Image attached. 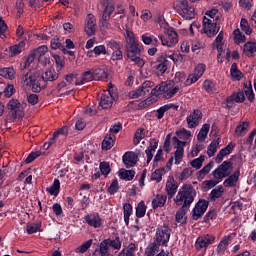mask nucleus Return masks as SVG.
Here are the masks:
<instances>
[{"mask_svg":"<svg viewBox=\"0 0 256 256\" xmlns=\"http://www.w3.org/2000/svg\"><path fill=\"white\" fill-rule=\"evenodd\" d=\"M195 197H197V192L193 189V186L183 184L174 198V203L179 207H189L195 201Z\"/></svg>","mask_w":256,"mask_h":256,"instance_id":"1","label":"nucleus"},{"mask_svg":"<svg viewBox=\"0 0 256 256\" xmlns=\"http://www.w3.org/2000/svg\"><path fill=\"white\" fill-rule=\"evenodd\" d=\"M177 93H181V85L175 84L172 80L160 83L151 91L153 97L163 95L165 99H171L175 97Z\"/></svg>","mask_w":256,"mask_h":256,"instance_id":"2","label":"nucleus"},{"mask_svg":"<svg viewBox=\"0 0 256 256\" xmlns=\"http://www.w3.org/2000/svg\"><path fill=\"white\" fill-rule=\"evenodd\" d=\"M41 73L36 70H30L22 76L21 84L23 87H31L33 93H41Z\"/></svg>","mask_w":256,"mask_h":256,"instance_id":"3","label":"nucleus"},{"mask_svg":"<svg viewBox=\"0 0 256 256\" xmlns=\"http://www.w3.org/2000/svg\"><path fill=\"white\" fill-rule=\"evenodd\" d=\"M173 145L176 149L174 156L170 158V160L167 163L168 169H171V165H173V161H175V165H179L183 161L184 157V147L187 145V142L179 140L177 136L173 137Z\"/></svg>","mask_w":256,"mask_h":256,"instance_id":"4","label":"nucleus"},{"mask_svg":"<svg viewBox=\"0 0 256 256\" xmlns=\"http://www.w3.org/2000/svg\"><path fill=\"white\" fill-rule=\"evenodd\" d=\"M118 97L119 96L117 95L115 88H113V84H109L108 92L101 95L99 105L102 109H111V107H113V102Z\"/></svg>","mask_w":256,"mask_h":256,"instance_id":"5","label":"nucleus"},{"mask_svg":"<svg viewBox=\"0 0 256 256\" xmlns=\"http://www.w3.org/2000/svg\"><path fill=\"white\" fill-rule=\"evenodd\" d=\"M164 34H159L158 39L161 41V45L164 47H175L179 43V36L177 35V32L173 28L164 30Z\"/></svg>","mask_w":256,"mask_h":256,"instance_id":"6","label":"nucleus"},{"mask_svg":"<svg viewBox=\"0 0 256 256\" xmlns=\"http://www.w3.org/2000/svg\"><path fill=\"white\" fill-rule=\"evenodd\" d=\"M233 172V163L229 161H224L220 166H218L213 172L212 175L215 180L225 179L229 177Z\"/></svg>","mask_w":256,"mask_h":256,"instance_id":"7","label":"nucleus"},{"mask_svg":"<svg viewBox=\"0 0 256 256\" xmlns=\"http://www.w3.org/2000/svg\"><path fill=\"white\" fill-rule=\"evenodd\" d=\"M178 13H180L183 19L186 21H191V19H195V8L190 7L187 0H180L178 5Z\"/></svg>","mask_w":256,"mask_h":256,"instance_id":"8","label":"nucleus"},{"mask_svg":"<svg viewBox=\"0 0 256 256\" xmlns=\"http://www.w3.org/2000/svg\"><path fill=\"white\" fill-rule=\"evenodd\" d=\"M8 111H10L13 119H21L25 115V110L23 109V104L17 99H11L8 102Z\"/></svg>","mask_w":256,"mask_h":256,"instance_id":"9","label":"nucleus"},{"mask_svg":"<svg viewBox=\"0 0 256 256\" xmlns=\"http://www.w3.org/2000/svg\"><path fill=\"white\" fill-rule=\"evenodd\" d=\"M156 241L159 245H167L171 239V228L168 226H160L156 229Z\"/></svg>","mask_w":256,"mask_h":256,"instance_id":"10","label":"nucleus"},{"mask_svg":"<svg viewBox=\"0 0 256 256\" xmlns=\"http://www.w3.org/2000/svg\"><path fill=\"white\" fill-rule=\"evenodd\" d=\"M84 33L88 37H93L95 33H97V19L95 18V15L88 14L84 20Z\"/></svg>","mask_w":256,"mask_h":256,"instance_id":"11","label":"nucleus"},{"mask_svg":"<svg viewBox=\"0 0 256 256\" xmlns=\"http://www.w3.org/2000/svg\"><path fill=\"white\" fill-rule=\"evenodd\" d=\"M202 33H205L207 37H215L219 33L220 26L217 25V22L209 19H203L202 21Z\"/></svg>","mask_w":256,"mask_h":256,"instance_id":"12","label":"nucleus"},{"mask_svg":"<svg viewBox=\"0 0 256 256\" xmlns=\"http://www.w3.org/2000/svg\"><path fill=\"white\" fill-rule=\"evenodd\" d=\"M203 73H205V64H197L194 68L193 73L188 76L186 80V85H193V83H197V81H199V79L203 77Z\"/></svg>","mask_w":256,"mask_h":256,"instance_id":"13","label":"nucleus"},{"mask_svg":"<svg viewBox=\"0 0 256 256\" xmlns=\"http://www.w3.org/2000/svg\"><path fill=\"white\" fill-rule=\"evenodd\" d=\"M208 207H209V201L199 200L193 209V219L197 221V219H199L200 217H203Z\"/></svg>","mask_w":256,"mask_h":256,"instance_id":"14","label":"nucleus"},{"mask_svg":"<svg viewBox=\"0 0 256 256\" xmlns=\"http://www.w3.org/2000/svg\"><path fill=\"white\" fill-rule=\"evenodd\" d=\"M213 243H215V236L207 234L197 238L195 247L197 250L206 249V247L213 245Z\"/></svg>","mask_w":256,"mask_h":256,"instance_id":"15","label":"nucleus"},{"mask_svg":"<svg viewBox=\"0 0 256 256\" xmlns=\"http://www.w3.org/2000/svg\"><path fill=\"white\" fill-rule=\"evenodd\" d=\"M151 87H153V82L145 81L138 90L130 92L129 97L131 99H137L138 97H143V95H147V93H149Z\"/></svg>","mask_w":256,"mask_h":256,"instance_id":"16","label":"nucleus"},{"mask_svg":"<svg viewBox=\"0 0 256 256\" xmlns=\"http://www.w3.org/2000/svg\"><path fill=\"white\" fill-rule=\"evenodd\" d=\"M177 189H179V183L175 181V178L173 176H168L166 185H165V191L169 199H172V197H175V193H177Z\"/></svg>","mask_w":256,"mask_h":256,"instance_id":"17","label":"nucleus"},{"mask_svg":"<svg viewBox=\"0 0 256 256\" xmlns=\"http://www.w3.org/2000/svg\"><path fill=\"white\" fill-rule=\"evenodd\" d=\"M202 119V113L199 110H194L190 115L186 118L187 125L189 129H193L199 125Z\"/></svg>","mask_w":256,"mask_h":256,"instance_id":"18","label":"nucleus"},{"mask_svg":"<svg viewBox=\"0 0 256 256\" xmlns=\"http://www.w3.org/2000/svg\"><path fill=\"white\" fill-rule=\"evenodd\" d=\"M153 67L157 75H164L165 71H167V58L163 56L159 57Z\"/></svg>","mask_w":256,"mask_h":256,"instance_id":"19","label":"nucleus"},{"mask_svg":"<svg viewBox=\"0 0 256 256\" xmlns=\"http://www.w3.org/2000/svg\"><path fill=\"white\" fill-rule=\"evenodd\" d=\"M143 51V46L139 43V40L136 42H131L128 44L127 57H133L135 55H141Z\"/></svg>","mask_w":256,"mask_h":256,"instance_id":"20","label":"nucleus"},{"mask_svg":"<svg viewBox=\"0 0 256 256\" xmlns=\"http://www.w3.org/2000/svg\"><path fill=\"white\" fill-rule=\"evenodd\" d=\"M86 223L94 229H99L102 225L101 217L98 214H89L84 217Z\"/></svg>","mask_w":256,"mask_h":256,"instance_id":"21","label":"nucleus"},{"mask_svg":"<svg viewBox=\"0 0 256 256\" xmlns=\"http://www.w3.org/2000/svg\"><path fill=\"white\" fill-rule=\"evenodd\" d=\"M233 101L243 103V101H245V94L243 92L233 93L226 99L227 107H233Z\"/></svg>","mask_w":256,"mask_h":256,"instance_id":"22","label":"nucleus"},{"mask_svg":"<svg viewBox=\"0 0 256 256\" xmlns=\"http://www.w3.org/2000/svg\"><path fill=\"white\" fill-rule=\"evenodd\" d=\"M122 160L126 167H135V165H137V154L133 152H127L123 156Z\"/></svg>","mask_w":256,"mask_h":256,"instance_id":"23","label":"nucleus"},{"mask_svg":"<svg viewBox=\"0 0 256 256\" xmlns=\"http://www.w3.org/2000/svg\"><path fill=\"white\" fill-rule=\"evenodd\" d=\"M90 81H95L93 70L84 72L80 78L76 79L75 85H83L85 83H89Z\"/></svg>","mask_w":256,"mask_h":256,"instance_id":"24","label":"nucleus"},{"mask_svg":"<svg viewBox=\"0 0 256 256\" xmlns=\"http://www.w3.org/2000/svg\"><path fill=\"white\" fill-rule=\"evenodd\" d=\"M243 53L246 57H255L256 55V41L246 42L244 44Z\"/></svg>","mask_w":256,"mask_h":256,"instance_id":"25","label":"nucleus"},{"mask_svg":"<svg viewBox=\"0 0 256 256\" xmlns=\"http://www.w3.org/2000/svg\"><path fill=\"white\" fill-rule=\"evenodd\" d=\"M241 175V171L236 170L232 175H230L225 181V187H237V182L239 181V177Z\"/></svg>","mask_w":256,"mask_h":256,"instance_id":"26","label":"nucleus"},{"mask_svg":"<svg viewBox=\"0 0 256 256\" xmlns=\"http://www.w3.org/2000/svg\"><path fill=\"white\" fill-rule=\"evenodd\" d=\"M233 149H235V144L233 143H229L225 148L221 149L216 156L217 163H221L223 158L226 157V155H230Z\"/></svg>","mask_w":256,"mask_h":256,"instance_id":"27","label":"nucleus"},{"mask_svg":"<svg viewBox=\"0 0 256 256\" xmlns=\"http://www.w3.org/2000/svg\"><path fill=\"white\" fill-rule=\"evenodd\" d=\"M169 109H175V111H177V109H179V105L170 103V104H166L164 106H161L156 111L157 119H163V116L165 115V113H167V111H169Z\"/></svg>","mask_w":256,"mask_h":256,"instance_id":"28","label":"nucleus"},{"mask_svg":"<svg viewBox=\"0 0 256 256\" xmlns=\"http://www.w3.org/2000/svg\"><path fill=\"white\" fill-rule=\"evenodd\" d=\"M59 77V73L55 70V68H48L42 77L40 78L43 81H55Z\"/></svg>","mask_w":256,"mask_h":256,"instance_id":"29","label":"nucleus"},{"mask_svg":"<svg viewBox=\"0 0 256 256\" xmlns=\"http://www.w3.org/2000/svg\"><path fill=\"white\" fill-rule=\"evenodd\" d=\"M165 203H167V195L165 194H158L152 200V208L158 209V207H164Z\"/></svg>","mask_w":256,"mask_h":256,"instance_id":"30","label":"nucleus"},{"mask_svg":"<svg viewBox=\"0 0 256 256\" xmlns=\"http://www.w3.org/2000/svg\"><path fill=\"white\" fill-rule=\"evenodd\" d=\"M99 253L101 256H111V244L109 240H103L99 245Z\"/></svg>","mask_w":256,"mask_h":256,"instance_id":"31","label":"nucleus"},{"mask_svg":"<svg viewBox=\"0 0 256 256\" xmlns=\"http://www.w3.org/2000/svg\"><path fill=\"white\" fill-rule=\"evenodd\" d=\"M46 191L50 195H54V197H57V195H59V191H61V182L59 181V179H54L52 185L46 188Z\"/></svg>","mask_w":256,"mask_h":256,"instance_id":"32","label":"nucleus"},{"mask_svg":"<svg viewBox=\"0 0 256 256\" xmlns=\"http://www.w3.org/2000/svg\"><path fill=\"white\" fill-rule=\"evenodd\" d=\"M224 192H225V189L223 188V186H218L214 188L209 194V200L217 201V199L223 197Z\"/></svg>","mask_w":256,"mask_h":256,"instance_id":"33","label":"nucleus"},{"mask_svg":"<svg viewBox=\"0 0 256 256\" xmlns=\"http://www.w3.org/2000/svg\"><path fill=\"white\" fill-rule=\"evenodd\" d=\"M230 75L234 81H241L243 79V73L237 68V63L231 65Z\"/></svg>","mask_w":256,"mask_h":256,"instance_id":"34","label":"nucleus"},{"mask_svg":"<svg viewBox=\"0 0 256 256\" xmlns=\"http://www.w3.org/2000/svg\"><path fill=\"white\" fill-rule=\"evenodd\" d=\"M219 143H221V140L218 138L216 140H213L207 149V155L208 157H213L215 153H217V149L219 148Z\"/></svg>","mask_w":256,"mask_h":256,"instance_id":"35","label":"nucleus"},{"mask_svg":"<svg viewBox=\"0 0 256 256\" xmlns=\"http://www.w3.org/2000/svg\"><path fill=\"white\" fill-rule=\"evenodd\" d=\"M209 129H211V126L209 124H204L202 128L200 129L197 139L201 143L207 139V135H209Z\"/></svg>","mask_w":256,"mask_h":256,"instance_id":"36","label":"nucleus"},{"mask_svg":"<svg viewBox=\"0 0 256 256\" xmlns=\"http://www.w3.org/2000/svg\"><path fill=\"white\" fill-rule=\"evenodd\" d=\"M233 39L236 45H241V43H245V41L247 40V38L240 29H236L233 31Z\"/></svg>","mask_w":256,"mask_h":256,"instance_id":"37","label":"nucleus"},{"mask_svg":"<svg viewBox=\"0 0 256 256\" xmlns=\"http://www.w3.org/2000/svg\"><path fill=\"white\" fill-rule=\"evenodd\" d=\"M119 177L125 181H133V178L135 177V171L121 169L119 171Z\"/></svg>","mask_w":256,"mask_h":256,"instance_id":"38","label":"nucleus"},{"mask_svg":"<svg viewBox=\"0 0 256 256\" xmlns=\"http://www.w3.org/2000/svg\"><path fill=\"white\" fill-rule=\"evenodd\" d=\"M231 239V236H225L220 243L218 244L217 247V252L218 253H225L227 251V247H229V241Z\"/></svg>","mask_w":256,"mask_h":256,"instance_id":"39","label":"nucleus"},{"mask_svg":"<svg viewBox=\"0 0 256 256\" xmlns=\"http://www.w3.org/2000/svg\"><path fill=\"white\" fill-rule=\"evenodd\" d=\"M165 173H166L165 168L156 169L151 174V180L156 181V183H160V181L163 179V176H164Z\"/></svg>","mask_w":256,"mask_h":256,"instance_id":"40","label":"nucleus"},{"mask_svg":"<svg viewBox=\"0 0 256 256\" xmlns=\"http://www.w3.org/2000/svg\"><path fill=\"white\" fill-rule=\"evenodd\" d=\"M157 147H158V143L157 141H154V143H151L150 146L146 149L147 163H151Z\"/></svg>","mask_w":256,"mask_h":256,"instance_id":"41","label":"nucleus"},{"mask_svg":"<svg viewBox=\"0 0 256 256\" xmlns=\"http://www.w3.org/2000/svg\"><path fill=\"white\" fill-rule=\"evenodd\" d=\"M213 162L208 163L206 166H204L200 171H198V178L199 179H205L209 173H211V169H213Z\"/></svg>","mask_w":256,"mask_h":256,"instance_id":"42","label":"nucleus"},{"mask_svg":"<svg viewBox=\"0 0 256 256\" xmlns=\"http://www.w3.org/2000/svg\"><path fill=\"white\" fill-rule=\"evenodd\" d=\"M0 77L5 79H15V70L13 68H2L0 70Z\"/></svg>","mask_w":256,"mask_h":256,"instance_id":"43","label":"nucleus"},{"mask_svg":"<svg viewBox=\"0 0 256 256\" xmlns=\"http://www.w3.org/2000/svg\"><path fill=\"white\" fill-rule=\"evenodd\" d=\"M92 73L94 75V81H99L100 79H107L108 74L105 69L97 68L95 70H92Z\"/></svg>","mask_w":256,"mask_h":256,"instance_id":"44","label":"nucleus"},{"mask_svg":"<svg viewBox=\"0 0 256 256\" xmlns=\"http://www.w3.org/2000/svg\"><path fill=\"white\" fill-rule=\"evenodd\" d=\"M135 249H137V246L131 243L127 248H124L118 256H135Z\"/></svg>","mask_w":256,"mask_h":256,"instance_id":"45","label":"nucleus"},{"mask_svg":"<svg viewBox=\"0 0 256 256\" xmlns=\"http://www.w3.org/2000/svg\"><path fill=\"white\" fill-rule=\"evenodd\" d=\"M248 129H249V122L245 121L236 127L235 133L236 135H238V137H242V135H245L247 133Z\"/></svg>","mask_w":256,"mask_h":256,"instance_id":"46","label":"nucleus"},{"mask_svg":"<svg viewBox=\"0 0 256 256\" xmlns=\"http://www.w3.org/2000/svg\"><path fill=\"white\" fill-rule=\"evenodd\" d=\"M115 145V140L111 136H106L104 140L102 141V149L104 151H109L111 147Z\"/></svg>","mask_w":256,"mask_h":256,"instance_id":"47","label":"nucleus"},{"mask_svg":"<svg viewBox=\"0 0 256 256\" xmlns=\"http://www.w3.org/2000/svg\"><path fill=\"white\" fill-rule=\"evenodd\" d=\"M25 49V42H20L19 44H16L12 47H10V53L11 56L13 55H19V53H22Z\"/></svg>","mask_w":256,"mask_h":256,"instance_id":"48","label":"nucleus"},{"mask_svg":"<svg viewBox=\"0 0 256 256\" xmlns=\"http://www.w3.org/2000/svg\"><path fill=\"white\" fill-rule=\"evenodd\" d=\"M124 209V221L126 225H129V217H131V213H133V206L131 204L126 203L123 206Z\"/></svg>","mask_w":256,"mask_h":256,"instance_id":"49","label":"nucleus"},{"mask_svg":"<svg viewBox=\"0 0 256 256\" xmlns=\"http://www.w3.org/2000/svg\"><path fill=\"white\" fill-rule=\"evenodd\" d=\"M218 13H219L218 9L209 10L205 13V16L203 17V19H208L210 21H214L217 23V19H219V16H217Z\"/></svg>","mask_w":256,"mask_h":256,"instance_id":"50","label":"nucleus"},{"mask_svg":"<svg viewBox=\"0 0 256 256\" xmlns=\"http://www.w3.org/2000/svg\"><path fill=\"white\" fill-rule=\"evenodd\" d=\"M240 27L242 31H244L245 35H251V33H253V29L251 28V26L249 25V22L245 18L241 19Z\"/></svg>","mask_w":256,"mask_h":256,"instance_id":"51","label":"nucleus"},{"mask_svg":"<svg viewBox=\"0 0 256 256\" xmlns=\"http://www.w3.org/2000/svg\"><path fill=\"white\" fill-rule=\"evenodd\" d=\"M203 89H205L207 93H213V91H217V84L211 80H205L203 83Z\"/></svg>","mask_w":256,"mask_h":256,"instance_id":"52","label":"nucleus"},{"mask_svg":"<svg viewBox=\"0 0 256 256\" xmlns=\"http://www.w3.org/2000/svg\"><path fill=\"white\" fill-rule=\"evenodd\" d=\"M108 243L110 244L111 249H114L115 251L121 250V239L119 237H116L115 239L108 238Z\"/></svg>","mask_w":256,"mask_h":256,"instance_id":"53","label":"nucleus"},{"mask_svg":"<svg viewBox=\"0 0 256 256\" xmlns=\"http://www.w3.org/2000/svg\"><path fill=\"white\" fill-rule=\"evenodd\" d=\"M93 245V240H88L84 242L81 246L75 249V253H86Z\"/></svg>","mask_w":256,"mask_h":256,"instance_id":"54","label":"nucleus"},{"mask_svg":"<svg viewBox=\"0 0 256 256\" xmlns=\"http://www.w3.org/2000/svg\"><path fill=\"white\" fill-rule=\"evenodd\" d=\"M142 139H145V129L139 128L134 135V145H139Z\"/></svg>","mask_w":256,"mask_h":256,"instance_id":"55","label":"nucleus"},{"mask_svg":"<svg viewBox=\"0 0 256 256\" xmlns=\"http://www.w3.org/2000/svg\"><path fill=\"white\" fill-rule=\"evenodd\" d=\"M145 213H147V206H145V202L141 201L136 207V216L145 217Z\"/></svg>","mask_w":256,"mask_h":256,"instance_id":"56","label":"nucleus"},{"mask_svg":"<svg viewBox=\"0 0 256 256\" xmlns=\"http://www.w3.org/2000/svg\"><path fill=\"white\" fill-rule=\"evenodd\" d=\"M205 162V156H200L190 162L191 167L193 169H201L203 167V163Z\"/></svg>","mask_w":256,"mask_h":256,"instance_id":"57","label":"nucleus"},{"mask_svg":"<svg viewBox=\"0 0 256 256\" xmlns=\"http://www.w3.org/2000/svg\"><path fill=\"white\" fill-rule=\"evenodd\" d=\"M245 95L248 101H253L255 99V94L253 93V88L251 87V82L245 84Z\"/></svg>","mask_w":256,"mask_h":256,"instance_id":"58","label":"nucleus"},{"mask_svg":"<svg viewBox=\"0 0 256 256\" xmlns=\"http://www.w3.org/2000/svg\"><path fill=\"white\" fill-rule=\"evenodd\" d=\"M41 229V223H33L26 225V231L28 235H33V233H37L38 230Z\"/></svg>","mask_w":256,"mask_h":256,"instance_id":"59","label":"nucleus"},{"mask_svg":"<svg viewBox=\"0 0 256 256\" xmlns=\"http://www.w3.org/2000/svg\"><path fill=\"white\" fill-rule=\"evenodd\" d=\"M191 175H193V169L189 168V167L184 168L179 175V180L185 181V180L189 179V177H191Z\"/></svg>","mask_w":256,"mask_h":256,"instance_id":"60","label":"nucleus"},{"mask_svg":"<svg viewBox=\"0 0 256 256\" xmlns=\"http://www.w3.org/2000/svg\"><path fill=\"white\" fill-rule=\"evenodd\" d=\"M157 251H159V245L152 243V244L148 245L145 253L147 256H155V253H157Z\"/></svg>","mask_w":256,"mask_h":256,"instance_id":"61","label":"nucleus"},{"mask_svg":"<svg viewBox=\"0 0 256 256\" xmlns=\"http://www.w3.org/2000/svg\"><path fill=\"white\" fill-rule=\"evenodd\" d=\"M176 135L179 137V139H189V137H191V131L181 128L176 132Z\"/></svg>","mask_w":256,"mask_h":256,"instance_id":"62","label":"nucleus"},{"mask_svg":"<svg viewBox=\"0 0 256 256\" xmlns=\"http://www.w3.org/2000/svg\"><path fill=\"white\" fill-rule=\"evenodd\" d=\"M139 40L135 39V33L129 29V27L126 28V42L128 44L135 43Z\"/></svg>","mask_w":256,"mask_h":256,"instance_id":"63","label":"nucleus"},{"mask_svg":"<svg viewBox=\"0 0 256 256\" xmlns=\"http://www.w3.org/2000/svg\"><path fill=\"white\" fill-rule=\"evenodd\" d=\"M15 93V86L13 84H7L4 89V95L5 97H13V94Z\"/></svg>","mask_w":256,"mask_h":256,"instance_id":"64","label":"nucleus"}]
</instances>
